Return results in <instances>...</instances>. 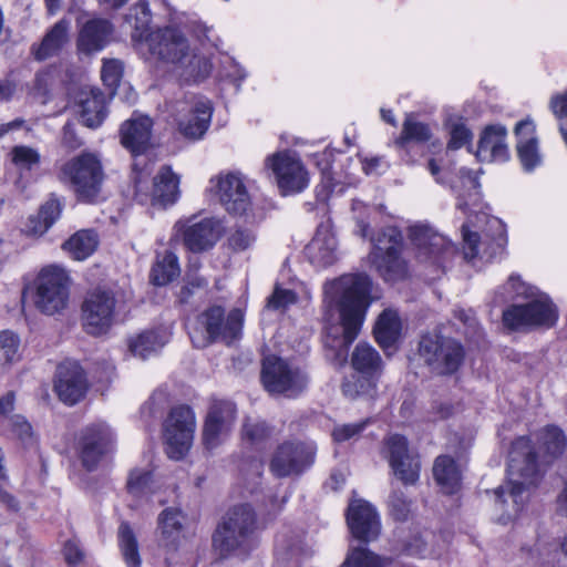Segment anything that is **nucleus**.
<instances>
[{
  "label": "nucleus",
  "instance_id": "obj_11",
  "mask_svg": "<svg viewBox=\"0 0 567 567\" xmlns=\"http://www.w3.org/2000/svg\"><path fill=\"white\" fill-rule=\"evenodd\" d=\"M196 429V419L188 405H178L171 410L164 423V437L167 455L181 460L192 446Z\"/></svg>",
  "mask_w": 567,
  "mask_h": 567
},
{
  "label": "nucleus",
  "instance_id": "obj_58",
  "mask_svg": "<svg viewBox=\"0 0 567 567\" xmlns=\"http://www.w3.org/2000/svg\"><path fill=\"white\" fill-rule=\"evenodd\" d=\"M208 282L196 274H187L185 284L181 287L177 298L179 303H187L196 290H204Z\"/></svg>",
  "mask_w": 567,
  "mask_h": 567
},
{
  "label": "nucleus",
  "instance_id": "obj_10",
  "mask_svg": "<svg viewBox=\"0 0 567 567\" xmlns=\"http://www.w3.org/2000/svg\"><path fill=\"white\" fill-rule=\"evenodd\" d=\"M316 452L312 442L285 441L275 450L269 470L276 477L298 476L315 463Z\"/></svg>",
  "mask_w": 567,
  "mask_h": 567
},
{
  "label": "nucleus",
  "instance_id": "obj_48",
  "mask_svg": "<svg viewBox=\"0 0 567 567\" xmlns=\"http://www.w3.org/2000/svg\"><path fill=\"white\" fill-rule=\"evenodd\" d=\"M128 21H133L135 30L143 37L152 22V12L147 0H138L131 9L127 16Z\"/></svg>",
  "mask_w": 567,
  "mask_h": 567
},
{
  "label": "nucleus",
  "instance_id": "obj_35",
  "mask_svg": "<svg viewBox=\"0 0 567 567\" xmlns=\"http://www.w3.org/2000/svg\"><path fill=\"white\" fill-rule=\"evenodd\" d=\"M374 337L381 348L392 347L401 334V320L394 310H384L378 318L374 329Z\"/></svg>",
  "mask_w": 567,
  "mask_h": 567
},
{
  "label": "nucleus",
  "instance_id": "obj_54",
  "mask_svg": "<svg viewBox=\"0 0 567 567\" xmlns=\"http://www.w3.org/2000/svg\"><path fill=\"white\" fill-rule=\"evenodd\" d=\"M508 287L513 288V292H508L504 296V300H514L516 298H534L537 296V289L522 281L519 277L512 275L507 282L504 285V289Z\"/></svg>",
  "mask_w": 567,
  "mask_h": 567
},
{
  "label": "nucleus",
  "instance_id": "obj_59",
  "mask_svg": "<svg viewBox=\"0 0 567 567\" xmlns=\"http://www.w3.org/2000/svg\"><path fill=\"white\" fill-rule=\"evenodd\" d=\"M297 302V295L290 289L276 286L272 295L268 298L267 307L274 310H285Z\"/></svg>",
  "mask_w": 567,
  "mask_h": 567
},
{
  "label": "nucleus",
  "instance_id": "obj_47",
  "mask_svg": "<svg viewBox=\"0 0 567 567\" xmlns=\"http://www.w3.org/2000/svg\"><path fill=\"white\" fill-rule=\"evenodd\" d=\"M229 431V427L215 420V414H207L203 430L204 445L208 450L217 447Z\"/></svg>",
  "mask_w": 567,
  "mask_h": 567
},
{
  "label": "nucleus",
  "instance_id": "obj_25",
  "mask_svg": "<svg viewBox=\"0 0 567 567\" xmlns=\"http://www.w3.org/2000/svg\"><path fill=\"white\" fill-rule=\"evenodd\" d=\"M306 257L317 268L333 265L337 256V239L328 226H320L312 240L306 246Z\"/></svg>",
  "mask_w": 567,
  "mask_h": 567
},
{
  "label": "nucleus",
  "instance_id": "obj_9",
  "mask_svg": "<svg viewBox=\"0 0 567 567\" xmlns=\"http://www.w3.org/2000/svg\"><path fill=\"white\" fill-rule=\"evenodd\" d=\"M419 352L426 365L442 375L456 372L465 354L460 342L437 334L424 336L420 342Z\"/></svg>",
  "mask_w": 567,
  "mask_h": 567
},
{
  "label": "nucleus",
  "instance_id": "obj_50",
  "mask_svg": "<svg viewBox=\"0 0 567 567\" xmlns=\"http://www.w3.org/2000/svg\"><path fill=\"white\" fill-rule=\"evenodd\" d=\"M131 178L135 199L141 204L150 202L153 205V184L150 183L148 173L138 172L134 168Z\"/></svg>",
  "mask_w": 567,
  "mask_h": 567
},
{
  "label": "nucleus",
  "instance_id": "obj_53",
  "mask_svg": "<svg viewBox=\"0 0 567 567\" xmlns=\"http://www.w3.org/2000/svg\"><path fill=\"white\" fill-rule=\"evenodd\" d=\"M12 162L25 169H31L40 162V154L32 147L19 145L14 146L11 151Z\"/></svg>",
  "mask_w": 567,
  "mask_h": 567
},
{
  "label": "nucleus",
  "instance_id": "obj_28",
  "mask_svg": "<svg viewBox=\"0 0 567 567\" xmlns=\"http://www.w3.org/2000/svg\"><path fill=\"white\" fill-rule=\"evenodd\" d=\"M507 130L503 125L487 126L480 138L477 155L483 159L504 162L508 158Z\"/></svg>",
  "mask_w": 567,
  "mask_h": 567
},
{
  "label": "nucleus",
  "instance_id": "obj_5",
  "mask_svg": "<svg viewBox=\"0 0 567 567\" xmlns=\"http://www.w3.org/2000/svg\"><path fill=\"white\" fill-rule=\"evenodd\" d=\"M309 381L306 369L295 362L276 355L262 361L261 382L270 394L296 399L308 389Z\"/></svg>",
  "mask_w": 567,
  "mask_h": 567
},
{
  "label": "nucleus",
  "instance_id": "obj_62",
  "mask_svg": "<svg viewBox=\"0 0 567 567\" xmlns=\"http://www.w3.org/2000/svg\"><path fill=\"white\" fill-rule=\"evenodd\" d=\"M515 135L517 144H532L537 143L536 125L529 117L519 121L515 126Z\"/></svg>",
  "mask_w": 567,
  "mask_h": 567
},
{
  "label": "nucleus",
  "instance_id": "obj_60",
  "mask_svg": "<svg viewBox=\"0 0 567 567\" xmlns=\"http://www.w3.org/2000/svg\"><path fill=\"white\" fill-rule=\"evenodd\" d=\"M368 421H362L351 424H339L336 425L332 431L333 441L341 443L357 437L367 426Z\"/></svg>",
  "mask_w": 567,
  "mask_h": 567
},
{
  "label": "nucleus",
  "instance_id": "obj_52",
  "mask_svg": "<svg viewBox=\"0 0 567 567\" xmlns=\"http://www.w3.org/2000/svg\"><path fill=\"white\" fill-rule=\"evenodd\" d=\"M215 414V420L231 429L236 420V405L230 401H215L208 411V415Z\"/></svg>",
  "mask_w": 567,
  "mask_h": 567
},
{
  "label": "nucleus",
  "instance_id": "obj_8",
  "mask_svg": "<svg viewBox=\"0 0 567 567\" xmlns=\"http://www.w3.org/2000/svg\"><path fill=\"white\" fill-rule=\"evenodd\" d=\"M35 285L34 305L42 313L52 316L66 307L70 278L64 269L58 266L43 268Z\"/></svg>",
  "mask_w": 567,
  "mask_h": 567
},
{
  "label": "nucleus",
  "instance_id": "obj_17",
  "mask_svg": "<svg viewBox=\"0 0 567 567\" xmlns=\"http://www.w3.org/2000/svg\"><path fill=\"white\" fill-rule=\"evenodd\" d=\"M248 536V505L230 508L213 535V546L221 556L237 550Z\"/></svg>",
  "mask_w": 567,
  "mask_h": 567
},
{
  "label": "nucleus",
  "instance_id": "obj_7",
  "mask_svg": "<svg viewBox=\"0 0 567 567\" xmlns=\"http://www.w3.org/2000/svg\"><path fill=\"white\" fill-rule=\"evenodd\" d=\"M81 310L82 324L89 334L106 333L116 321L117 299L115 292L102 287L89 291Z\"/></svg>",
  "mask_w": 567,
  "mask_h": 567
},
{
  "label": "nucleus",
  "instance_id": "obj_4",
  "mask_svg": "<svg viewBox=\"0 0 567 567\" xmlns=\"http://www.w3.org/2000/svg\"><path fill=\"white\" fill-rule=\"evenodd\" d=\"M60 179L73 189L78 200L96 204L102 198L105 173L101 158L91 152H82L65 162L60 169Z\"/></svg>",
  "mask_w": 567,
  "mask_h": 567
},
{
  "label": "nucleus",
  "instance_id": "obj_24",
  "mask_svg": "<svg viewBox=\"0 0 567 567\" xmlns=\"http://www.w3.org/2000/svg\"><path fill=\"white\" fill-rule=\"evenodd\" d=\"M113 30V24L107 19L95 18L86 21L79 32L78 50L85 54L103 50L109 43Z\"/></svg>",
  "mask_w": 567,
  "mask_h": 567
},
{
  "label": "nucleus",
  "instance_id": "obj_37",
  "mask_svg": "<svg viewBox=\"0 0 567 567\" xmlns=\"http://www.w3.org/2000/svg\"><path fill=\"white\" fill-rule=\"evenodd\" d=\"M351 364L363 377L372 378L381 370L382 360L372 346L360 342L352 352Z\"/></svg>",
  "mask_w": 567,
  "mask_h": 567
},
{
  "label": "nucleus",
  "instance_id": "obj_21",
  "mask_svg": "<svg viewBox=\"0 0 567 567\" xmlns=\"http://www.w3.org/2000/svg\"><path fill=\"white\" fill-rule=\"evenodd\" d=\"M87 388L84 370L78 362H64L58 367L54 390L65 404L78 403L84 398Z\"/></svg>",
  "mask_w": 567,
  "mask_h": 567
},
{
  "label": "nucleus",
  "instance_id": "obj_63",
  "mask_svg": "<svg viewBox=\"0 0 567 567\" xmlns=\"http://www.w3.org/2000/svg\"><path fill=\"white\" fill-rule=\"evenodd\" d=\"M390 513L396 520H405L410 513V502L403 493L394 492L389 499Z\"/></svg>",
  "mask_w": 567,
  "mask_h": 567
},
{
  "label": "nucleus",
  "instance_id": "obj_56",
  "mask_svg": "<svg viewBox=\"0 0 567 567\" xmlns=\"http://www.w3.org/2000/svg\"><path fill=\"white\" fill-rule=\"evenodd\" d=\"M123 75V63L117 59L103 60L101 78L109 87L118 85Z\"/></svg>",
  "mask_w": 567,
  "mask_h": 567
},
{
  "label": "nucleus",
  "instance_id": "obj_41",
  "mask_svg": "<svg viewBox=\"0 0 567 567\" xmlns=\"http://www.w3.org/2000/svg\"><path fill=\"white\" fill-rule=\"evenodd\" d=\"M165 344L163 337L156 331H145L130 341V351L143 360L157 352Z\"/></svg>",
  "mask_w": 567,
  "mask_h": 567
},
{
  "label": "nucleus",
  "instance_id": "obj_19",
  "mask_svg": "<svg viewBox=\"0 0 567 567\" xmlns=\"http://www.w3.org/2000/svg\"><path fill=\"white\" fill-rule=\"evenodd\" d=\"M146 42L153 56L173 64V68L181 61L182 55L189 47L183 33L171 27L151 32Z\"/></svg>",
  "mask_w": 567,
  "mask_h": 567
},
{
  "label": "nucleus",
  "instance_id": "obj_13",
  "mask_svg": "<svg viewBox=\"0 0 567 567\" xmlns=\"http://www.w3.org/2000/svg\"><path fill=\"white\" fill-rule=\"evenodd\" d=\"M530 302L512 306L503 312V322L509 329L527 327L549 328L557 321L556 307L545 295H538Z\"/></svg>",
  "mask_w": 567,
  "mask_h": 567
},
{
  "label": "nucleus",
  "instance_id": "obj_36",
  "mask_svg": "<svg viewBox=\"0 0 567 567\" xmlns=\"http://www.w3.org/2000/svg\"><path fill=\"white\" fill-rule=\"evenodd\" d=\"M62 204L56 197L49 198L39 209L37 216H31L28 223V233L42 236L60 218Z\"/></svg>",
  "mask_w": 567,
  "mask_h": 567
},
{
  "label": "nucleus",
  "instance_id": "obj_44",
  "mask_svg": "<svg viewBox=\"0 0 567 567\" xmlns=\"http://www.w3.org/2000/svg\"><path fill=\"white\" fill-rule=\"evenodd\" d=\"M153 474L151 470L134 468L130 472L127 480V492L136 497L141 498L153 493Z\"/></svg>",
  "mask_w": 567,
  "mask_h": 567
},
{
  "label": "nucleus",
  "instance_id": "obj_30",
  "mask_svg": "<svg viewBox=\"0 0 567 567\" xmlns=\"http://www.w3.org/2000/svg\"><path fill=\"white\" fill-rule=\"evenodd\" d=\"M70 23L62 19L58 21L43 37L39 44H33L31 52L37 61H44L58 55L69 42Z\"/></svg>",
  "mask_w": 567,
  "mask_h": 567
},
{
  "label": "nucleus",
  "instance_id": "obj_61",
  "mask_svg": "<svg viewBox=\"0 0 567 567\" xmlns=\"http://www.w3.org/2000/svg\"><path fill=\"white\" fill-rule=\"evenodd\" d=\"M4 455L0 449V502L8 507V509L17 512L19 509V502L17 498L6 489L8 475L3 465Z\"/></svg>",
  "mask_w": 567,
  "mask_h": 567
},
{
  "label": "nucleus",
  "instance_id": "obj_43",
  "mask_svg": "<svg viewBox=\"0 0 567 567\" xmlns=\"http://www.w3.org/2000/svg\"><path fill=\"white\" fill-rule=\"evenodd\" d=\"M393 474L404 484L413 485L420 476V461L417 455L411 454L396 463L389 464Z\"/></svg>",
  "mask_w": 567,
  "mask_h": 567
},
{
  "label": "nucleus",
  "instance_id": "obj_20",
  "mask_svg": "<svg viewBox=\"0 0 567 567\" xmlns=\"http://www.w3.org/2000/svg\"><path fill=\"white\" fill-rule=\"evenodd\" d=\"M347 522L352 535L359 540H374L381 530L377 509L364 499L351 501L347 512Z\"/></svg>",
  "mask_w": 567,
  "mask_h": 567
},
{
  "label": "nucleus",
  "instance_id": "obj_2",
  "mask_svg": "<svg viewBox=\"0 0 567 567\" xmlns=\"http://www.w3.org/2000/svg\"><path fill=\"white\" fill-rule=\"evenodd\" d=\"M371 281L367 275L349 274L324 285V346L327 358L342 365L357 339L370 306Z\"/></svg>",
  "mask_w": 567,
  "mask_h": 567
},
{
  "label": "nucleus",
  "instance_id": "obj_38",
  "mask_svg": "<svg viewBox=\"0 0 567 567\" xmlns=\"http://www.w3.org/2000/svg\"><path fill=\"white\" fill-rule=\"evenodd\" d=\"M97 245L99 236L96 231L82 229L72 235L62 247L73 259L84 260L96 250Z\"/></svg>",
  "mask_w": 567,
  "mask_h": 567
},
{
  "label": "nucleus",
  "instance_id": "obj_32",
  "mask_svg": "<svg viewBox=\"0 0 567 567\" xmlns=\"http://www.w3.org/2000/svg\"><path fill=\"white\" fill-rule=\"evenodd\" d=\"M179 179L169 166H163L153 178V206L173 205L179 195Z\"/></svg>",
  "mask_w": 567,
  "mask_h": 567
},
{
  "label": "nucleus",
  "instance_id": "obj_42",
  "mask_svg": "<svg viewBox=\"0 0 567 567\" xmlns=\"http://www.w3.org/2000/svg\"><path fill=\"white\" fill-rule=\"evenodd\" d=\"M431 138L430 127L408 116L403 123L401 136L396 140V145L404 147L410 142L424 143Z\"/></svg>",
  "mask_w": 567,
  "mask_h": 567
},
{
  "label": "nucleus",
  "instance_id": "obj_15",
  "mask_svg": "<svg viewBox=\"0 0 567 567\" xmlns=\"http://www.w3.org/2000/svg\"><path fill=\"white\" fill-rule=\"evenodd\" d=\"M278 189L289 196L303 192L310 182L309 172L302 161L293 153L280 152L268 158Z\"/></svg>",
  "mask_w": 567,
  "mask_h": 567
},
{
  "label": "nucleus",
  "instance_id": "obj_51",
  "mask_svg": "<svg viewBox=\"0 0 567 567\" xmlns=\"http://www.w3.org/2000/svg\"><path fill=\"white\" fill-rule=\"evenodd\" d=\"M19 338L11 331H0V363H10L18 358Z\"/></svg>",
  "mask_w": 567,
  "mask_h": 567
},
{
  "label": "nucleus",
  "instance_id": "obj_18",
  "mask_svg": "<svg viewBox=\"0 0 567 567\" xmlns=\"http://www.w3.org/2000/svg\"><path fill=\"white\" fill-rule=\"evenodd\" d=\"M409 236L416 249V257L422 262L442 267L455 251L446 238L425 225H414L409 229Z\"/></svg>",
  "mask_w": 567,
  "mask_h": 567
},
{
  "label": "nucleus",
  "instance_id": "obj_46",
  "mask_svg": "<svg viewBox=\"0 0 567 567\" xmlns=\"http://www.w3.org/2000/svg\"><path fill=\"white\" fill-rule=\"evenodd\" d=\"M384 559L365 547H357L348 554L343 567H384Z\"/></svg>",
  "mask_w": 567,
  "mask_h": 567
},
{
  "label": "nucleus",
  "instance_id": "obj_23",
  "mask_svg": "<svg viewBox=\"0 0 567 567\" xmlns=\"http://www.w3.org/2000/svg\"><path fill=\"white\" fill-rule=\"evenodd\" d=\"M491 230L494 231L492 244L481 241L477 233L472 231L466 224L462 226V236L464 241V256L466 259H473L480 254V246H484V252L489 257L502 251L507 244L506 226L498 218H491L487 221Z\"/></svg>",
  "mask_w": 567,
  "mask_h": 567
},
{
  "label": "nucleus",
  "instance_id": "obj_27",
  "mask_svg": "<svg viewBox=\"0 0 567 567\" xmlns=\"http://www.w3.org/2000/svg\"><path fill=\"white\" fill-rule=\"evenodd\" d=\"M212 68V62L206 55L189 50L188 48L173 70L182 81L186 83H198L209 76Z\"/></svg>",
  "mask_w": 567,
  "mask_h": 567
},
{
  "label": "nucleus",
  "instance_id": "obj_49",
  "mask_svg": "<svg viewBox=\"0 0 567 567\" xmlns=\"http://www.w3.org/2000/svg\"><path fill=\"white\" fill-rule=\"evenodd\" d=\"M375 388V383L372 378L363 375H352L346 379L342 383V392L350 399H355L360 395L371 394Z\"/></svg>",
  "mask_w": 567,
  "mask_h": 567
},
{
  "label": "nucleus",
  "instance_id": "obj_1",
  "mask_svg": "<svg viewBox=\"0 0 567 567\" xmlns=\"http://www.w3.org/2000/svg\"><path fill=\"white\" fill-rule=\"evenodd\" d=\"M529 437L517 439L509 453L508 483L495 489V505L503 514L498 522L506 524L523 508L525 493L535 485L539 466L551 463L566 447V436L556 425H547Z\"/></svg>",
  "mask_w": 567,
  "mask_h": 567
},
{
  "label": "nucleus",
  "instance_id": "obj_64",
  "mask_svg": "<svg viewBox=\"0 0 567 567\" xmlns=\"http://www.w3.org/2000/svg\"><path fill=\"white\" fill-rule=\"evenodd\" d=\"M472 137L471 132L463 125H455L451 131L449 148L458 150L464 146Z\"/></svg>",
  "mask_w": 567,
  "mask_h": 567
},
{
  "label": "nucleus",
  "instance_id": "obj_40",
  "mask_svg": "<svg viewBox=\"0 0 567 567\" xmlns=\"http://www.w3.org/2000/svg\"><path fill=\"white\" fill-rule=\"evenodd\" d=\"M179 272L177 256L172 251H166L152 268V281L156 286H164L175 279Z\"/></svg>",
  "mask_w": 567,
  "mask_h": 567
},
{
  "label": "nucleus",
  "instance_id": "obj_6",
  "mask_svg": "<svg viewBox=\"0 0 567 567\" xmlns=\"http://www.w3.org/2000/svg\"><path fill=\"white\" fill-rule=\"evenodd\" d=\"M403 237L395 227H385L373 239L370 261L386 281L404 278L408 274V265L401 257Z\"/></svg>",
  "mask_w": 567,
  "mask_h": 567
},
{
  "label": "nucleus",
  "instance_id": "obj_14",
  "mask_svg": "<svg viewBox=\"0 0 567 567\" xmlns=\"http://www.w3.org/2000/svg\"><path fill=\"white\" fill-rule=\"evenodd\" d=\"M208 192L234 217H243L248 209V193L241 174L221 172L209 179Z\"/></svg>",
  "mask_w": 567,
  "mask_h": 567
},
{
  "label": "nucleus",
  "instance_id": "obj_12",
  "mask_svg": "<svg viewBox=\"0 0 567 567\" xmlns=\"http://www.w3.org/2000/svg\"><path fill=\"white\" fill-rule=\"evenodd\" d=\"M114 434L106 423H93L85 426L78 439L76 450L82 466L95 471L99 464L114 451Z\"/></svg>",
  "mask_w": 567,
  "mask_h": 567
},
{
  "label": "nucleus",
  "instance_id": "obj_34",
  "mask_svg": "<svg viewBox=\"0 0 567 567\" xmlns=\"http://www.w3.org/2000/svg\"><path fill=\"white\" fill-rule=\"evenodd\" d=\"M433 475L436 483L446 494H454L461 487V472L455 461L447 455L436 457Z\"/></svg>",
  "mask_w": 567,
  "mask_h": 567
},
{
  "label": "nucleus",
  "instance_id": "obj_45",
  "mask_svg": "<svg viewBox=\"0 0 567 567\" xmlns=\"http://www.w3.org/2000/svg\"><path fill=\"white\" fill-rule=\"evenodd\" d=\"M381 454L391 464L412 453L409 450L408 440L403 435L392 434L384 439Z\"/></svg>",
  "mask_w": 567,
  "mask_h": 567
},
{
  "label": "nucleus",
  "instance_id": "obj_57",
  "mask_svg": "<svg viewBox=\"0 0 567 567\" xmlns=\"http://www.w3.org/2000/svg\"><path fill=\"white\" fill-rule=\"evenodd\" d=\"M519 161L525 171H532L540 164L542 157L538 152V142L532 144L516 145Z\"/></svg>",
  "mask_w": 567,
  "mask_h": 567
},
{
  "label": "nucleus",
  "instance_id": "obj_39",
  "mask_svg": "<svg viewBox=\"0 0 567 567\" xmlns=\"http://www.w3.org/2000/svg\"><path fill=\"white\" fill-rule=\"evenodd\" d=\"M118 546L127 567H140L141 556L138 543L128 523H122L118 528Z\"/></svg>",
  "mask_w": 567,
  "mask_h": 567
},
{
  "label": "nucleus",
  "instance_id": "obj_31",
  "mask_svg": "<svg viewBox=\"0 0 567 567\" xmlns=\"http://www.w3.org/2000/svg\"><path fill=\"white\" fill-rule=\"evenodd\" d=\"M476 175L467 168H460L451 178V189L456 196V207L466 213L470 205H474L480 197Z\"/></svg>",
  "mask_w": 567,
  "mask_h": 567
},
{
  "label": "nucleus",
  "instance_id": "obj_22",
  "mask_svg": "<svg viewBox=\"0 0 567 567\" xmlns=\"http://www.w3.org/2000/svg\"><path fill=\"white\" fill-rule=\"evenodd\" d=\"M188 112L178 120V130L187 138L199 140L208 130L213 115V104L204 96H190Z\"/></svg>",
  "mask_w": 567,
  "mask_h": 567
},
{
  "label": "nucleus",
  "instance_id": "obj_16",
  "mask_svg": "<svg viewBox=\"0 0 567 567\" xmlns=\"http://www.w3.org/2000/svg\"><path fill=\"white\" fill-rule=\"evenodd\" d=\"M174 228L186 249L196 254L212 249L223 234L220 220L213 217L197 219L192 216L186 220H178Z\"/></svg>",
  "mask_w": 567,
  "mask_h": 567
},
{
  "label": "nucleus",
  "instance_id": "obj_55",
  "mask_svg": "<svg viewBox=\"0 0 567 567\" xmlns=\"http://www.w3.org/2000/svg\"><path fill=\"white\" fill-rule=\"evenodd\" d=\"M10 430L22 444L32 445L35 442L31 424L22 415H13L9 420Z\"/></svg>",
  "mask_w": 567,
  "mask_h": 567
},
{
  "label": "nucleus",
  "instance_id": "obj_29",
  "mask_svg": "<svg viewBox=\"0 0 567 567\" xmlns=\"http://www.w3.org/2000/svg\"><path fill=\"white\" fill-rule=\"evenodd\" d=\"M78 107L81 122L90 128L99 127L106 117L105 97L99 89L82 91Z\"/></svg>",
  "mask_w": 567,
  "mask_h": 567
},
{
  "label": "nucleus",
  "instance_id": "obj_26",
  "mask_svg": "<svg viewBox=\"0 0 567 567\" xmlns=\"http://www.w3.org/2000/svg\"><path fill=\"white\" fill-rule=\"evenodd\" d=\"M153 121L146 115L127 120L121 127V142L133 154H140L151 144Z\"/></svg>",
  "mask_w": 567,
  "mask_h": 567
},
{
  "label": "nucleus",
  "instance_id": "obj_33",
  "mask_svg": "<svg viewBox=\"0 0 567 567\" xmlns=\"http://www.w3.org/2000/svg\"><path fill=\"white\" fill-rule=\"evenodd\" d=\"M184 524L185 515L179 508H165L158 516L159 543L164 547L176 549Z\"/></svg>",
  "mask_w": 567,
  "mask_h": 567
},
{
  "label": "nucleus",
  "instance_id": "obj_3",
  "mask_svg": "<svg viewBox=\"0 0 567 567\" xmlns=\"http://www.w3.org/2000/svg\"><path fill=\"white\" fill-rule=\"evenodd\" d=\"M245 312L234 308L226 312L220 306H213L197 318V328L189 332L197 348L220 342L227 347L236 346L244 337Z\"/></svg>",
  "mask_w": 567,
  "mask_h": 567
}]
</instances>
